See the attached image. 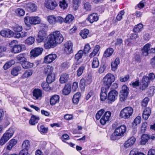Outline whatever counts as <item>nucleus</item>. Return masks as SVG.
Segmentation results:
<instances>
[{"instance_id":"obj_29","label":"nucleus","mask_w":155,"mask_h":155,"mask_svg":"<svg viewBox=\"0 0 155 155\" xmlns=\"http://www.w3.org/2000/svg\"><path fill=\"white\" fill-rule=\"evenodd\" d=\"M21 66L24 68H30L33 66L34 64L26 60L21 63Z\"/></svg>"},{"instance_id":"obj_61","label":"nucleus","mask_w":155,"mask_h":155,"mask_svg":"<svg viewBox=\"0 0 155 155\" xmlns=\"http://www.w3.org/2000/svg\"><path fill=\"white\" fill-rule=\"evenodd\" d=\"M91 49L90 46L89 44H86L84 46L83 52L84 54L88 53Z\"/></svg>"},{"instance_id":"obj_10","label":"nucleus","mask_w":155,"mask_h":155,"mask_svg":"<svg viewBox=\"0 0 155 155\" xmlns=\"http://www.w3.org/2000/svg\"><path fill=\"white\" fill-rule=\"evenodd\" d=\"M48 38V35L46 32L43 29L39 31L37 41L39 43H40L46 40Z\"/></svg>"},{"instance_id":"obj_53","label":"nucleus","mask_w":155,"mask_h":155,"mask_svg":"<svg viewBox=\"0 0 155 155\" xmlns=\"http://www.w3.org/2000/svg\"><path fill=\"white\" fill-rule=\"evenodd\" d=\"M84 8L87 11H90L91 9V6L88 2H84Z\"/></svg>"},{"instance_id":"obj_1","label":"nucleus","mask_w":155,"mask_h":155,"mask_svg":"<svg viewBox=\"0 0 155 155\" xmlns=\"http://www.w3.org/2000/svg\"><path fill=\"white\" fill-rule=\"evenodd\" d=\"M63 40V37L60 32L55 31L48 36L47 41L44 44V47L46 49L53 48L57 44L61 43Z\"/></svg>"},{"instance_id":"obj_59","label":"nucleus","mask_w":155,"mask_h":155,"mask_svg":"<svg viewBox=\"0 0 155 155\" xmlns=\"http://www.w3.org/2000/svg\"><path fill=\"white\" fill-rule=\"evenodd\" d=\"M147 125V123L146 122L142 123L141 127V133H144L145 132Z\"/></svg>"},{"instance_id":"obj_12","label":"nucleus","mask_w":155,"mask_h":155,"mask_svg":"<svg viewBox=\"0 0 155 155\" xmlns=\"http://www.w3.org/2000/svg\"><path fill=\"white\" fill-rule=\"evenodd\" d=\"M149 83L150 81L148 77L146 76H144L140 84V89L142 90H145L148 87Z\"/></svg>"},{"instance_id":"obj_46","label":"nucleus","mask_w":155,"mask_h":155,"mask_svg":"<svg viewBox=\"0 0 155 155\" xmlns=\"http://www.w3.org/2000/svg\"><path fill=\"white\" fill-rule=\"evenodd\" d=\"M37 128L39 131L41 133H46L48 131V128L45 127L43 125L39 126V124H38L37 126Z\"/></svg>"},{"instance_id":"obj_50","label":"nucleus","mask_w":155,"mask_h":155,"mask_svg":"<svg viewBox=\"0 0 155 155\" xmlns=\"http://www.w3.org/2000/svg\"><path fill=\"white\" fill-rule=\"evenodd\" d=\"M35 41V39L32 37H29L25 41V43L28 45H30L33 44Z\"/></svg>"},{"instance_id":"obj_49","label":"nucleus","mask_w":155,"mask_h":155,"mask_svg":"<svg viewBox=\"0 0 155 155\" xmlns=\"http://www.w3.org/2000/svg\"><path fill=\"white\" fill-rule=\"evenodd\" d=\"M141 121V118L140 116H137L134 120L132 123L133 126H136L139 124Z\"/></svg>"},{"instance_id":"obj_54","label":"nucleus","mask_w":155,"mask_h":155,"mask_svg":"<svg viewBox=\"0 0 155 155\" xmlns=\"http://www.w3.org/2000/svg\"><path fill=\"white\" fill-rule=\"evenodd\" d=\"M85 66L84 65L81 66L77 71V74L78 77H80L81 75L83 73V71L84 69Z\"/></svg>"},{"instance_id":"obj_32","label":"nucleus","mask_w":155,"mask_h":155,"mask_svg":"<svg viewBox=\"0 0 155 155\" xmlns=\"http://www.w3.org/2000/svg\"><path fill=\"white\" fill-rule=\"evenodd\" d=\"M149 139V136L148 135L144 134L141 137V140L140 142L141 144L145 145L148 142Z\"/></svg>"},{"instance_id":"obj_3","label":"nucleus","mask_w":155,"mask_h":155,"mask_svg":"<svg viewBox=\"0 0 155 155\" xmlns=\"http://www.w3.org/2000/svg\"><path fill=\"white\" fill-rule=\"evenodd\" d=\"M24 21L25 25L28 26L30 25H36L40 24L41 21L40 18L38 16H27L24 18Z\"/></svg>"},{"instance_id":"obj_58","label":"nucleus","mask_w":155,"mask_h":155,"mask_svg":"<svg viewBox=\"0 0 155 155\" xmlns=\"http://www.w3.org/2000/svg\"><path fill=\"white\" fill-rule=\"evenodd\" d=\"M150 101V99L147 97H146L142 101L141 104L142 106L144 107H146L148 104L149 101Z\"/></svg>"},{"instance_id":"obj_5","label":"nucleus","mask_w":155,"mask_h":155,"mask_svg":"<svg viewBox=\"0 0 155 155\" xmlns=\"http://www.w3.org/2000/svg\"><path fill=\"white\" fill-rule=\"evenodd\" d=\"M133 112V109L131 107H125L120 111V117L125 119H127L132 115Z\"/></svg>"},{"instance_id":"obj_27","label":"nucleus","mask_w":155,"mask_h":155,"mask_svg":"<svg viewBox=\"0 0 155 155\" xmlns=\"http://www.w3.org/2000/svg\"><path fill=\"white\" fill-rule=\"evenodd\" d=\"M120 63V60L118 58H116L113 61L111 64V69L112 71H116L118 67V65Z\"/></svg>"},{"instance_id":"obj_15","label":"nucleus","mask_w":155,"mask_h":155,"mask_svg":"<svg viewBox=\"0 0 155 155\" xmlns=\"http://www.w3.org/2000/svg\"><path fill=\"white\" fill-rule=\"evenodd\" d=\"M118 94V92L114 90L110 91L108 95V99L109 100L114 102L117 98Z\"/></svg>"},{"instance_id":"obj_7","label":"nucleus","mask_w":155,"mask_h":155,"mask_svg":"<svg viewBox=\"0 0 155 155\" xmlns=\"http://www.w3.org/2000/svg\"><path fill=\"white\" fill-rule=\"evenodd\" d=\"M129 89L125 85L123 86L120 93V99L121 101H124L126 99L129 93Z\"/></svg>"},{"instance_id":"obj_2","label":"nucleus","mask_w":155,"mask_h":155,"mask_svg":"<svg viewBox=\"0 0 155 155\" xmlns=\"http://www.w3.org/2000/svg\"><path fill=\"white\" fill-rule=\"evenodd\" d=\"M126 129V127L124 125H121L117 127L111 136V139L115 140L117 139V137L123 136L125 133Z\"/></svg>"},{"instance_id":"obj_41","label":"nucleus","mask_w":155,"mask_h":155,"mask_svg":"<svg viewBox=\"0 0 155 155\" xmlns=\"http://www.w3.org/2000/svg\"><path fill=\"white\" fill-rule=\"evenodd\" d=\"M143 28V25L141 24H139L135 26L133 29V31L135 32H138L141 31Z\"/></svg>"},{"instance_id":"obj_38","label":"nucleus","mask_w":155,"mask_h":155,"mask_svg":"<svg viewBox=\"0 0 155 155\" xmlns=\"http://www.w3.org/2000/svg\"><path fill=\"white\" fill-rule=\"evenodd\" d=\"M33 73V71L31 70H26L22 75L21 78H25L31 76Z\"/></svg>"},{"instance_id":"obj_17","label":"nucleus","mask_w":155,"mask_h":155,"mask_svg":"<svg viewBox=\"0 0 155 155\" xmlns=\"http://www.w3.org/2000/svg\"><path fill=\"white\" fill-rule=\"evenodd\" d=\"M64 46V51L67 54H69L72 52L73 44L71 41L66 42Z\"/></svg>"},{"instance_id":"obj_9","label":"nucleus","mask_w":155,"mask_h":155,"mask_svg":"<svg viewBox=\"0 0 155 155\" xmlns=\"http://www.w3.org/2000/svg\"><path fill=\"white\" fill-rule=\"evenodd\" d=\"M44 5L48 9L53 10L57 6V4L55 0H45Z\"/></svg>"},{"instance_id":"obj_44","label":"nucleus","mask_w":155,"mask_h":155,"mask_svg":"<svg viewBox=\"0 0 155 155\" xmlns=\"http://www.w3.org/2000/svg\"><path fill=\"white\" fill-rule=\"evenodd\" d=\"M89 33V31L88 30L84 29L81 31L80 33L81 36L83 38H87V35Z\"/></svg>"},{"instance_id":"obj_37","label":"nucleus","mask_w":155,"mask_h":155,"mask_svg":"<svg viewBox=\"0 0 155 155\" xmlns=\"http://www.w3.org/2000/svg\"><path fill=\"white\" fill-rule=\"evenodd\" d=\"M74 18V17L73 15L68 14L66 16L64 19L63 21L66 23H69L72 21Z\"/></svg>"},{"instance_id":"obj_26","label":"nucleus","mask_w":155,"mask_h":155,"mask_svg":"<svg viewBox=\"0 0 155 155\" xmlns=\"http://www.w3.org/2000/svg\"><path fill=\"white\" fill-rule=\"evenodd\" d=\"M150 45L149 43H147L145 45L141 50L142 55L144 56H146L149 54V51L150 49Z\"/></svg>"},{"instance_id":"obj_31","label":"nucleus","mask_w":155,"mask_h":155,"mask_svg":"<svg viewBox=\"0 0 155 155\" xmlns=\"http://www.w3.org/2000/svg\"><path fill=\"white\" fill-rule=\"evenodd\" d=\"M69 79V75L67 74H63L61 75L60 81L62 84L67 82Z\"/></svg>"},{"instance_id":"obj_39","label":"nucleus","mask_w":155,"mask_h":155,"mask_svg":"<svg viewBox=\"0 0 155 155\" xmlns=\"http://www.w3.org/2000/svg\"><path fill=\"white\" fill-rule=\"evenodd\" d=\"M22 47L21 45H15L13 47L12 52L14 53H17L21 51Z\"/></svg>"},{"instance_id":"obj_34","label":"nucleus","mask_w":155,"mask_h":155,"mask_svg":"<svg viewBox=\"0 0 155 155\" xmlns=\"http://www.w3.org/2000/svg\"><path fill=\"white\" fill-rule=\"evenodd\" d=\"M99 65V62L97 58H94L92 61L91 66L92 68H97Z\"/></svg>"},{"instance_id":"obj_22","label":"nucleus","mask_w":155,"mask_h":155,"mask_svg":"<svg viewBox=\"0 0 155 155\" xmlns=\"http://www.w3.org/2000/svg\"><path fill=\"white\" fill-rule=\"evenodd\" d=\"M60 97L58 95H54L51 96L50 99V103L52 106L54 105L59 102Z\"/></svg>"},{"instance_id":"obj_21","label":"nucleus","mask_w":155,"mask_h":155,"mask_svg":"<svg viewBox=\"0 0 155 155\" xmlns=\"http://www.w3.org/2000/svg\"><path fill=\"white\" fill-rule=\"evenodd\" d=\"M57 57L55 54H50L46 56L44 58V61L46 63H50L54 60Z\"/></svg>"},{"instance_id":"obj_48","label":"nucleus","mask_w":155,"mask_h":155,"mask_svg":"<svg viewBox=\"0 0 155 155\" xmlns=\"http://www.w3.org/2000/svg\"><path fill=\"white\" fill-rule=\"evenodd\" d=\"M25 54H21L18 55L17 57L16 58L17 59L22 63L25 61L27 60L26 58L25 57Z\"/></svg>"},{"instance_id":"obj_18","label":"nucleus","mask_w":155,"mask_h":155,"mask_svg":"<svg viewBox=\"0 0 155 155\" xmlns=\"http://www.w3.org/2000/svg\"><path fill=\"white\" fill-rule=\"evenodd\" d=\"M0 35L5 37L10 38L14 35V32L8 29L6 30H2L0 32Z\"/></svg>"},{"instance_id":"obj_23","label":"nucleus","mask_w":155,"mask_h":155,"mask_svg":"<svg viewBox=\"0 0 155 155\" xmlns=\"http://www.w3.org/2000/svg\"><path fill=\"white\" fill-rule=\"evenodd\" d=\"M87 19L91 23L97 21L98 19V15L95 13H93L87 17Z\"/></svg>"},{"instance_id":"obj_55","label":"nucleus","mask_w":155,"mask_h":155,"mask_svg":"<svg viewBox=\"0 0 155 155\" xmlns=\"http://www.w3.org/2000/svg\"><path fill=\"white\" fill-rule=\"evenodd\" d=\"M48 84L47 82H43L41 84L43 90L46 91H48L50 89Z\"/></svg>"},{"instance_id":"obj_60","label":"nucleus","mask_w":155,"mask_h":155,"mask_svg":"<svg viewBox=\"0 0 155 155\" xmlns=\"http://www.w3.org/2000/svg\"><path fill=\"white\" fill-rule=\"evenodd\" d=\"M148 94L150 96H152L155 93V87L154 86L150 87L148 91Z\"/></svg>"},{"instance_id":"obj_13","label":"nucleus","mask_w":155,"mask_h":155,"mask_svg":"<svg viewBox=\"0 0 155 155\" xmlns=\"http://www.w3.org/2000/svg\"><path fill=\"white\" fill-rule=\"evenodd\" d=\"M32 94L33 99L40 100L42 97V91L39 89H35L33 91Z\"/></svg>"},{"instance_id":"obj_24","label":"nucleus","mask_w":155,"mask_h":155,"mask_svg":"<svg viewBox=\"0 0 155 155\" xmlns=\"http://www.w3.org/2000/svg\"><path fill=\"white\" fill-rule=\"evenodd\" d=\"M53 69V68L51 66L47 65L45 66L43 70V73L48 75L51 74H53L52 73Z\"/></svg>"},{"instance_id":"obj_63","label":"nucleus","mask_w":155,"mask_h":155,"mask_svg":"<svg viewBox=\"0 0 155 155\" xmlns=\"http://www.w3.org/2000/svg\"><path fill=\"white\" fill-rule=\"evenodd\" d=\"M28 149H22L20 152L19 155H29L28 153Z\"/></svg>"},{"instance_id":"obj_51","label":"nucleus","mask_w":155,"mask_h":155,"mask_svg":"<svg viewBox=\"0 0 155 155\" xmlns=\"http://www.w3.org/2000/svg\"><path fill=\"white\" fill-rule=\"evenodd\" d=\"M84 52L82 50H80L75 55V59L77 61H78L83 56Z\"/></svg>"},{"instance_id":"obj_64","label":"nucleus","mask_w":155,"mask_h":155,"mask_svg":"<svg viewBox=\"0 0 155 155\" xmlns=\"http://www.w3.org/2000/svg\"><path fill=\"white\" fill-rule=\"evenodd\" d=\"M143 153L139 152L136 149H133L131 150L130 153V155H139L140 153Z\"/></svg>"},{"instance_id":"obj_28","label":"nucleus","mask_w":155,"mask_h":155,"mask_svg":"<svg viewBox=\"0 0 155 155\" xmlns=\"http://www.w3.org/2000/svg\"><path fill=\"white\" fill-rule=\"evenodd\" d=\"M40 118L38 116L32 115L29 120V123L32 125H34L38 123Z\"/></svg>"},{"instance_id":"obj_30","label":"nucleus","mask_w":155,"mask_h":155,"mask_svg":"<svg viewBox=\"0 0 155 155\" xmlns=\"http://www.w3.org/2000/svg\"><path fill=\"white\" fill-rule=\"evenodd\" d=\"M17 141L15 139H12L9 141L6 148V149L11 150L12 147L16 144Z\"/></svg>"},{"instance_id":"obj_16","label":"nucleus","mask_w":155,"mask_h":155,"mask_svg":"<svg viewBox=\"0 0 155 155\" xmlns=\"http://www.w3.org/2000/svg\"><path fill=\"white\" fill-rule=\"evenodd\" d=\"M136 139L134 137H132L127 140L124 144L125 148H127L132 146L135 143Z\"/></svg>"},{"instance_id":"obj_20","label":"nucleus","mask_w":155,"mask_h":155,"mask_svg":"<svg viewBox=\"0 0 155 155\" xmlns=\"http://www.w3.org/2000/svg\"><path fill=\"white\" fill-rule=\"evenodd\" d=\"M109 88L102 87L101 88V91L100 93V99L102 101H105L107 98V92L108 91Z\"/></svg>"},{"instance_id":"obj_40","label":"nucleus","mask_w":155,"mask_h":155,"mask_svg":"<svg viewBox=\"0 0 155 155\" xmlns=\"http://www.w3.org/2000/svg\"><path fill=\"white\" fill-rule=\"evenodd\" d=\"M81 95V93L79 92H78L73 96V101L75 104H77L79 100V97Z\"/></svg>"},{"instance_id":"obj_52","label":"nucleus","mask_w":155,"mask_h":155,"mask_svg":"<svg viewBox=\"0 0 155 155\" xmlns=\"http://www.w3.org/2000/svg\"><path fill=\"white\" fill-rule=\"evenodd\" d=\"M125 12L124 10L120 12L116 17V19L117 21H120L123 18V16L124 15Z\"/></svg>"},{"instance_id":"obj_25","label":"nucleus","mask_w":155,"mask_h":155,"mask_svg":"<svg viewBox=\"0 0 155 155\" xmlns=\"http://www.w3.org/2000/svg\"><path fill=\"white\" fill-rule=\"evenodd\" d=\"M151 113V110L150 108H146L144 110L143 113V118L145 120H147L150 116Z\"/></svg>"},{"instance_id":"obj_45","label":"nucleus","mask_w":155,"mask_h":155,"mask_svg":"<svg viewBox=\"0 0 155 155\" xmlns=\"http://www.w3.org/2000/svg\"><path fill=\"white\" fill-rule=\"evenodd\" d=\"M15 63V61L14 60H11L10 61L6 63L3 66V68L5 70L9 68L12 65Z\"/></svg>"},{"instance_id":"obj_6","label":"nucleus","mask_w":155,"mask_h":155,"mask_svg":"<svg viewBox=\"0 0 155 155\" xmlns=\"http://www.w3.org/2000/svg\"><path fill=\"white\" fill-rule=\"evenodd\" d=\"M115 77L114 75L110 73L107 74L103 79L104 87L109 88L112 83L114 81Z\"/></svg>"},{"instance_id":"obj_43","label":"nucleus","mask_w":155,"mask_h":155,"mask_svg":"<svg viewBox=\"0 0 155 155\" xmlns=\"http://www.w3.org/2000/svg\"><path fill=\"white\" fill-rule=\"evenodd\" d=\"M55 79V75L54 74H51L48 75L46 81L48 83L50 84L53 82Z\"/></svg>"},{"instance_id":"obj_42","label":"nucleus","mask_w":155,"mask_h":155,"mask_svg":"<svg viewBox=\"0 0 155 155\" xmlns=\"http://www.w3.org/2000/svg\"><path fill=\"white\" fill-rule=\"evenodd\" d=\"M22 147L24 149L29 150L31 148V144L28 140H25L23 141Z\"/></svg>"},{"instance_id":"obj_8","label":"nucleus","mask_w":155,"mask_h":155,"mask_svg":"<svg viewBox=\"0 0 155 155\" xmlns=\"http://www.w3.org/2000/svg\"><path fill=\"white\" fill-rule=\"evenodd\" d=\"M48 22L50 24H54L56 22L61 23L63 21L64 18L61 16L55 17L54 15H51L47 17Z\"/></svg>"},{"instance_id":"obj_36","label":"nucleus","mask_w":155,"mask_h":155,"mask_svg":"<svg viewBox=\"0 0 155 155\" xmlns=\"http://www.w3.org/2000/svg\"><path fill=\"white\" fill-rule=\"evenodd\" d=\"M71 91V87L70 85H66L62 90L63 94L64 95H67L69 94Z\"/></svg>"},{"instance_id":"obj_19","label":"nucleus","mask_w":155,"mask_h":155,"mask_svg":"<svg viewBox=\"0 0 155 155\" xmlns=\"http://www.w3.org/2000/svg\"><path fill=\"white\" fill-rule=\"evenodd\" d=\"M43 51L42 48H37L32 50L30 54L31 56L33 57H36L41 54Z\"/></svg>"},{"instance_id":"obj_57","label":"nucleus","mask_w":155,"mask_h":155,"mask_svg":"<svg viewBox=\"0 0 155 155\" xmlns=\"http://www.w3.org/2000/svg\"><path fill=\"white\" fill-rule=\"evenodd\" d=\"M104 112V110L103 109L98 111L96 115V119L97 120L99 119Z\"/></svg>"},{"instance_id":"obj_33","label":"nucleus","mask_w":155,"mask_h":155,"mask_svg":"<svg viewBox=\"0 0 155 155\" xmlns=\"http://www.w3.org/2000/svg\"><path fill=\"white\" fill-rule=\"evenodd\" d=\"M21 68L20 66H17L14 67L11 70V74L15 76H17L18 74V72L21 71Z\"/></svg>"},{"instance_id":"obj_56","label":"nucleus","mask_w":155,"mask_h":155,"mask_svg":"<svg viewBox=\"0 0 155 155\" xmlns=\"http://www.w3.org/2000/svg\"><path fill=\"white\" fill-rule=\"evenodd\" d=\"M59 5L61 8L64 9L67 7L68 4L65 0H62L60 1Z\"/></svg>"},{"instance_id":"obj_62","label":"nucleus","mask_w":155,"mask_h":155,"mask_svg":"<svg viewBox=\"0 0 155 155\" xmlns=\"http://www.w3.org/2000/svg\"><path fill=\"white\" fill-rule=\"evenodd\" d=\"M13 28L15 32H20L22 30V27L18 25H16L13 27Z\"/></svg>"},{"instance_id":"obj_35","label":"nucleus","mask_w":155,"mask_h":155,"mask_svg":"<svg viewBox=\"0 0 155 155\" xmlns=\"http://www.w3.org/2000/svg\"><path fill=\"white\" fill-rule=\"evenodd\" d=\"M114 50L113 48H109L105 50L103 54V56L106 58L109 57L112 54Z\"/></svg>"},{"instance_id":"obj_4","label":"nucleus","mask_w":155,"mask_h":155,"mask_svg":"<svg viewBox=\"0 0 155 155\" xmlns=\"http://www.w3.org/2000/svg\"><path fill=\"white\" fill-rule=\"evenodd\" d=\"M14 133V130L12 128H10L7 130L0 139V145H3L6 143L12 137Z\"/></svg>"},{"instance_id":"obj_11","label":"nucleus","mask_w":155,"mask_h":155,"mask_svg":"<svg viewBox=\"0 0 155 155\" xmlns=\"http://www.w3.org/2000/svg\"><path fill=\"white\" fill-rule=\"evenodd\" d=\"M111 115V113L110 111L106 112L100 119V122L101 124L104 125L108 122Z\"/></svg>"},{"instance_id":"obj_47","label":"nucleus","mask_w":155,"mask_h":155,"mask_svg":"<svg viewBox=\"0 0 155 155\" xmlns=\"http://www.w3.org/2000/svg\"><path fill=\"white\" fill-rule=\"evenodd\" d=\"M15 12L17 16L19 17L23 16L25 14V11L22 8H18L17 9Z\"/></svg>"},{"instance_id":"obj_14","label":"nucleus","mask_w":155,"mask_h":155,"mask_svg":"<svg viewBox=\"0 0 155 155\" xmlns=\"http://www.w3.org/2000/svg\"><path fill=\"white\" fill-rule=\"evenodd\" d=\"M25 7L28 10L31 12H35L37 9V7L36 5L34 3L30 2H26L25 3Z\"/></svg>"}]
</instances>
